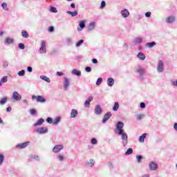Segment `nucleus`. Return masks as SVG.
<instances>
[{
    "label": "nucleus",
    "mask_w": 177,
    "mask_h": 177,
    "mask_svg": "<svg viewBox=\"0 0 177 177\" xmlns=\"http://www.w3.org/2000/svg\"><path fill=\"white\" fill-rule=\"evenodd\" d=\"M124 122H118L116 124V129L118 131V135H122V145L124 147L128 145V135L124 133Z\"/></svg>",
    "instance_id": "f257e3e1"
},
{
    "label": "nucleus",
    "mask_w": 177,
    "mask_h": 177,
    "mask_svg": "<svg viewBox=\"0 0 177 177\" xmlns=\"http://www.w3.org/2000/svg\"><path fill=\"white\" fill-rule=\"evenodd\" d=\"M41 47L39 48L40 53H46V41L41 40L40 43Z\"/></svg>",
    "instance_id": "f03ea898"
},
{
    "label": "nucleus",
    "mask_w": 177,
    "mask_h": 177,
    "mask_svg": "<svg viewBox=\"0 0 177 177\" xmlns=\"http://www.w3.org/2000/svg\"><path fill=\"white\" fill-rule=\"evenodd\" d=\"M35 132H37V133H39L40 135H44V133H47L48 128L41 127L35 130Z\"/></svg>",
    "instance_id": "7ed1b4c3"
},
{
    "label": "nucleus",
    "mask_w": 177,
    "mask_h": 177,
    "mask_svg": "<svg viewBox=\"0 0 177 177\" xmlns=\"http://www.w3.org/2000/svg\"><path fill=\"white\" fill-rule=\"evenodd\" d=\"M157 71L158 73H162V71H164V62H162V60H160L158 62Z\"/></svg>",
    "instance_id": "20e7f679"
},
{
    "label": "nucleus",
    "mask_w": 177,
    "mask_h": 177,
    "mask_svg": "<svg viewBox=\"0 0 177 177\" xmlns=\"http://www.w3.org/2000/svg\"><path fill=\"white\" fill-rule=\"evenodd\" d=\"M32 99L34 100V99L37 100V102H39L40 103H45L46 102V100L42 97V95H38L36 97L35 95L32 96Z\"/></svg>",
    "instance_id": "39448f33"
},
{
    "label": "nucleus",
    "mask_w": 177,
    "mask_h": 177,
    "mask_svg": "<svg viewBox=\"0 0 177 177\" xmlns=\"http://www.w3.org/2000/svg\"><path fill=\"white\" fill-rule=\"evenodd\" d=\"M12 99H15V100H17V102H19L21 100V95L17 93V91H14L12 93Z\"/></svg>",
    "instance_id": "423d86ee"
},
{
    "label": "nucleus",
    "mask_w": 177,
    "mask_h": 177,
    "mask_svg": "<svg viewBox=\"0 0 177 177\" xmlns=\"http://www.w3.org/2000/svg\"><path fill=\"white\" fill-rule=\"evenodd\" d=\"M63 148H64L63 145H55L53 149V153H59L60 150H63Z\"/></svg>",
    "instance_id": "0eeeda50"
},
{
    "label": "nucleus",
    "mask_w": 177,
    "mask_h": 177,
    "mask_svg": "<svg viewBox=\"0 0 177 177\" xmlns=\"http://www.w3.org/2000/svg\"><path fill=\"white\" fill-rule=\"evenodd\" d=\"M110 118H111V112H108L104 115L102 123L105 124V122H107Z\"/></svg>",
    "instance_id": "6e6552de"
},
{
    "label": "nucleus",
    "mask_w": 177,
    "mask_h": 177,
    "mask_svg": "<svg viewBox=\"0 0 177 177\" xmlns=\"http://www.w3.org/2000/svg\"><path fill=\"white\" fill-rule=\"evenodd\" d=\"M68 86H70V81L67 77H64V91H67L68 89Z\"/></svg>",
    "instance_id": "1a4fd4ad"
},
{
    "label": "nucleus",
    "mask_w": 177,
    "mask_h": 177,
    "mask_svg": "<svg viewBox=\"0 0 177 177\" xmlns=\"http://www.w3.org/2000/svg\"><path fill=\"white\" fill-rule=\"evenodd\" d=\"M94 111L97 115H100V114H102V107L100 105H96Z\"/></svg>",
    "instance_id": "9d476101"
},
{
    "label": "nucleus",
    "mask_w": 177,
    "mask_h": 177,
    "mask_svg": "<svg viewBox=\"0 0 177 177\" xmlns=\"http://www.w3.org/2000/svg\"><path fill=\"white\" fill-rule=\"evenodd\" d=\"M120 13L122 17H124V19L129 16V11L127 9L122 10Z\"/></svg>",
    "instance_id": "9b49d317"
},
{
    "label": "nucleus",
    "mask_w": 177,
    "mask_h": 177,
    "mask_svg": "<svg viewBox=\"0 0 177 177\" xmlns=\"http://www.w3.org/2000/svg\"><path fill=\"white\" fill-rule=\"evenodd\" d=\"M28 143H30L29 142H26L22 144H18L16 147L17 149H26V147H27V146H28Z\"/></svg>",
    "instance_id": "f8f14e48"
},
{
    "label": "nucleus",
    "mask_w": 177,
    "mask_h": 177,
    "mask_svg": "<svg viewBox=\"0 0 177 177\" xmlns=\"http://www.w3.org/2000/svg\"><path fill=\"white\" fill-rule=\"evenodd\" d=\"M78 115V111L77 109H72L71 113V118H75Z\"/></svg>",
    "instance_id": "ddd939ff"
},
{
    "label": "nucleus",
    "mask_w": 177,
    "mask_h": 177,
    "mask_svg": "<svg viewBox=\"0 0 177 177\" xmlns=\"http://www.w3.org/2000/svg\"><path fill=\"white\" fill-rule=\"evenodd\" d=\"M44 122H45V120H44V118H40L37 120L36 123L33 124V127H38L39 125H42Z\"/></svg>",
    "instance_id": "4468645a"
},
{
    "label": "nucleus",
    "mask_w": 177,
    "mask_h": 177,
    "mask_svg": "<svg viewBox=\"0 0 177 177\" xmlns=\"http://www.w3.org/2000/svg\"><path fill=\"white\" fill-rule=\"evenodd\" d=\"M149 169L151 170V171H156V169H157V165L156 162H151L150 164H149Z\"/></svg>",
    "instance_id": "2eb2a0df"
},
{
    "label": "nucleus",
    "mask_w": 177,
    "mask_h": 177,
    "mask_svg": "<svg viewBox=\"0 0 177 177\" xmlns=\"http://www.w3.org/2000/svg\"><path fill=\"white\" fill-rule=\"evenodd\" d=\"M79 26H80V27L77 28V30L79 31H82V29L85 28V21H80V23H79Z\"/></svg>",
    "instance_id": "dca6fc26"
},
{
    "label": "nucleus",
    "mask_w": 177,
    "mask_h": 177,
    "mask_svg": "<svg viewBox=\"0 0 177 177\" xmlns=\"http://www.w3.org/2000/svg\"><path fill=\"white\" fill-rule=\"evenodd\" d=\"M174 21H175V17L174 16H170V17H168L166 19V23L171 24V23H174Z\"/></svg>",
    "instance_id": "f3484780"
},
{
    "label": "nucleus",
    "mask_w": 177,
    "mask_h": 177,
    "mask_svg": "<svg viewBox=\"0 0 177 177\" xmlns=\"http://www.w3.org/2000/svg\"><path fill=\"white\" fill-rule=\"evenodd\" d=\"M95 27H96V24L95 22H91L89 24V25L88 26V30L92 31V30H93V28H95Z\"/></svg>",
    "instance_id": "a211bd4d"
},
{
    "label": "nucleus",
    "mask_w": 177,
    "mask_h": 177,
    "mask_svg": "<svg viewBox=\"0 0 177 177\" xmlns=\"http://www.w3.org/2000/svg\"><path fill=\"white\" fill-rule=\"evenodd\" d=\"M107 85L109 86H113L114 85V79L109 77L107 80Z\"/></svg>",
    "instance_id": "6ab92c4d"
},
{
    "label": "nucleus",
    "mask_w": 177,
    "mask_h": 177,
    "mask_svg": "<svg viewBox=\"0 0 177 177\" xmlns=\"http://www.w3.org/2000/svg\"><path fill=\"white\" fill-rule=\"evenodd\" d=\"M72 74H73V75H77V77H81V71H78L77 69H73L71 71Z\"/></svg>",
    "instance_id": "aec40b11"
},
{
    "label": "nucleus",
    "mask_w": 177,
    "mask_h": 177,
    "mask_svg": "<svg viewBox=\"0 0 177 177\" xmlns=\"http://www.w3.org/2000/svg\"><path fill=\"white\" fill-rule=\"evenodd\" d=\"M6 82H8V76H4L1 78L0 80V86H2V84H6Z\"/></svg>",
    "instance_id": "412c9836"
},
{
    "label": "nucleus",
    "mask_w": 177,
    "mask_h": 177,
    "mask_svg": "<svg viewBox=\"0 0 177 177\" xmlns=\"http://www.w3.org/2000/svg\"><path fill=\"white\" fill-rule=\"evenodd\" d=\"M86 165H88V167H93L95 165V160L93 159H91L89 162H86Z\"/></svg>",
    "instance_id": "4be33fe9"
},
{
    "label": "nucleus",
    "mask_w": 177,
    "mask_h": 177,
    "mask_svg": "<svg viewBox=\"0 0 177 177\" xmlns=\"http://www.w3.org/2000/svg\"><path fill=\"white\" fill-rule=\"evenodd\" d=\"M66 13L68 15H71V16H72V17H75V16L78 15V12L77 11H74V12L67 11Z\"/></svg>",
    "instance_id": "5701e85b"
},
{
    "label": "nucleus",
    "mask_w": 177,
    "mask_h": 177,
    "mask_svg": "<svg viewBox=\"0 0 177 177\" xmlns=\"http://www.w3.org/2000/svg\"><path fill=\"white\" fill-rule=\"evenodd\" d=\"M137 57H138V59H140V60H145V59H146V55H145V54H143L142 53H139L137 55Z\"/></svg>",
    "instance_id": "b1692460"
},
{
    "label": "nucleus",
    "mask_w": 177,
    "mask_h": 177,
    "mask_svg": "<svg viewBox=\"0 0 177 177\" xmlns=\"http://www.w3.org/2000/svg\"><path fill=\"white\" fill-rule=\"evenodd\" d=\"M41 80H43V81H46V82H50V79L45 75H41L40 76Z\"/></svg>",
    "instance_id": "393cba45"
},
{
    "label": "nucleus",
    "mask_w": 177,
    "mask_h": 177,
    "mask_svg": "<svg viewBox=\"0 0 177 177\" xmlns=\"http://www.w3.org/2000/svg\"><path fill=\"white\" fill-rule=\"evenodd\" d=\"M146 136H147L146 133H144L141 136H140L139 142H140V143H143V142H145V139H146Z\"/></svg>",
    "instance_id": "a878e982"
},
{
    "label": "nucleus",
    "mask_w": 177,
    "mask_h": 177,
    "mask_svg": "<svg viewBox=\"0 0 177 177\" xmlns=\"http://www.w3.org/2000/svg\"><path fill=\"white\" fill-rule=\"evenodd\" d=\"M118 109H120V104L116 102H115V104L113 107V111H117V110H118Z\"/></svg>",
    "instance_id": "bb28decb"
},
{
    "label": "nucleus",
    "mask_w": 177,
    "mask_h": 177,
    "mask_svg": "<svg viewBox=\"0 0 177 177\" xmlns=\"http://www.w3.org/2000/svg\"><path fill=\"white\" fill-rule=\"evenodd\" d=\"M155 45H156V42L152 41V42H150V43H147L145 44V46H147L148 48H153V46H155Z\"/></svg>",
    "instance_id": "cd10ccee"
},
{
    "label": "nucleus",
    "mask_w": 177,
    "mask_h": 177,
    "mask_svg": "<svg viewBox=\"0 0 177 177\" xmlns=\"http://www.w3.org/2000/svg\"><path fill=\"white\" fill-rule=\"evenodd\" d=\"M6 102H8V97H4L0 100V104L3 105L5 103H6Z\"/></svg>",
    "instance_id": "c85d7f7f"
},
{
    "label": "nucleus",
    "mask_w": 177,
    "mask_h": 177,
    "mask_svg": "<svg viewBox=\"0 0 177 177\" xmlns=\"http://www.w3.org/2000/svg\"><path fill=\"white\" fill-rule=\"evenodd\" d=\"M60 122V118H56L54 121L53 122V125H57Z\"/></svg>",
    "instance_id": "c756f323"
},
{
    "label": "nucleus",
    "mask_w": 177,
    "mask_h": 177,
    "mask_svg": "<svg viewBox=\"0 0 177 177\" xmlns=\"http://www.w3.org/2000/svg\"><path fill=\"white\" fill-rule=\"evenodd\" d=\"M133 153V149L132 148H129L125 153V156H129V154H132Z\"/></svg>",
    "instance_id": "7c9ffc66"
},
{
    "label": "nucleus",
    "mask_w": 177,
    "mask_h": 177,
    "mask_svg": "<svg viewBox=\"0 0 177 177\" xmlns=\"http://www.w3.org/2000/svg\"><path fill=\"white\" fill-rule=\"evenodd\" d=\"M21 35L24 38H28V33L26 30H22Z\"/></svg>",
    "instance_id": "2f4dec72"
},
{
    "label": "nucleus",
    "mask_w": 177,
    "mask_h": 177,
    "mask_svg": "<svg viewBox=\"0 0 177 177\" xmlns=\"http://www.w3.org/2000/svg\"><path fill=\"white\" fill-rule=\"evenodd\" d=\"M82 44H84V40H83V39H81V40L78 41L76 43L75 46H76L77 48H78V47H80V46H82Z\"/></svg>",
    "instance_id": "473e14b6"
},
{
    "label": "nucleus",
    "mask_w": 177,
    "mask_h": 177,
    "mask_svg": "<svg viewBox=\"0 0 177 177\" xmlns=\"http://www.w3.org/2000/svg\"><path fill=\"white\" fill-rule=\"evenodd\" d=\"M137 73H138L140 75H142V74H145V69L139 68L137 71Z\"/></svg>",
    "instance_id": "72a5a7b5"
},
{
    "label": "nucleus",
    "mask_w": 177,
    "mask_h": 177,
    "mask_svg": "<svg viewBox=\"0 0 177 177\" xmlns=\"http://www.w3.org/2000/svg\"><path fill=\"white\" fill-rule=\"evenodd\" d=\"M1 7L4 10H6V11L9 10V8H8V4H6V3H3L1 5Z\"/></svg>",
    "instance_id": "f704fd0d"
},
{
    "label": "nucleus",
    "mask_w": 177,
    "mask_h": 177,
    "mask_svg": "<svg viewBox=\"0 0 177 177\" xmlns=\"http://www.w3.org/2000/svg\"><path fill=\"white\" fill-rule=\"evenodd\" d=\"M4 160H5V156H3V154L0 153V165H2V163L3 162Z\"/></svg>",
    "instance_id": "c9c22d12"
},
{
    "label": "nucleus",
    "mask_w": 177,
    "mask_h": 177,
    "mask_svg": "<svg viewBox=\"0 0 177 177\" xmlns=\"http://www.w3.org/2000/svg\"><path fill=\"white\" fill-rule=\"evenodd\" d=\"M24 74H26V71L21 70L19 72H18V75L19 77H24Z\"/></svg>",
    "instance_id": "e433bc0d"
},
{
    "label": "nucleus",
    "mask_w": 177,
    "mask_h": 177,
    "mask_svg": "<svg viewBox=\"0 0 177 177\" xmlns=\"http://www.w3.org/2000/svg\"><path fill=\"white\" fill-rule=\"evenodd\" d=\"M102 82H103V79L102 77H100L97 79V80L96 82V85H97L99 86V85H100V84H102Z\"/></svg>",
    "instance_id": "4c0bfd02"
},
{
    "label": "nucleus",
    "mask_w": 177,
    "mask_h": 177,
    "mask_svg": "<svg viewBox=\"0 0 177 177\" xmlns=\"http://www.w3.org/2000/svg\"><path fill=\"white\" fill-rule=\"evenodd\" d=\"M138 162H142V160L143 159L142 156H136Z\"/></svg>",
    "instance_id": "58836bf2"
},
{
    "label": "nucleus",
    "mask_w": 177,
    "mask_h": 177,
    "mask_svg": "<svg viewBox=\"0 0 177 177\" xmlns=\"http://www.w3.org/2000/svg\"><path fill=\"white\" fill-rule=\"evenodd\" d=\"M13 39L7 38L6 39V44H12Z\"/></svg>",
    "instance_id": "ea45409f"
},
{
    "label": "nucleus",
    "mask_w": 177,
    "mask_h": 177,
    "mask_svg": "<svg viewBox=\"0 0 177 177\" xmlns=\"http://www.w3.org/2000/svg\"><path fill=\"white\" fill-rule=\"evenodd\" d=\"M91 143V145H97V140L96 138H92Z\"/></svg>",
    "instance_id": "a19ab883"
},
{
    "label": "nucleus",
    "mask_w": 177,
    "mask_h": 177,
    "mask_svg": "<svg viewBox=\"0 0 177 177\" xmlns=\"http://www.w3.org/2000/svg\"><path fill=\"white\" fill-rule=\"evenodd\" d=\"M50 12H52L53 13H57V9L55 7H51Z\"/></svg>",
    "instance_id": "79ce46f5"
},
{
    "label": "nucleus",
    "mask_w": 177,
    "mask_h": 177,
    "mask_svg": "<svg viewBox=\"0 0 177 177\" xmlns=\"http://www.w3.org/2000/svg\"><path fill=\"white\" fill-rule=\"evenodd\" d=\"M30 113L32 115H35V114L37 113V111L34 109H32L30 110Z\"/></svg>",
    "instance_id": "37998d69"
},
{
    "label": "nucleus",
    "mask_w": 177,
    "mask_h": 177,
    "mask_svg": "<svg viewBox=\"0 0 177 177\" xmlns=\"http://www.w3.org/2000/svg\"><path fill=\"white\" fill-rule=\"evenodd\" d=\"M46 122L48 123V124H53V120H52V118H48L46 119Z\"/></svg>",
    "instance_id": "c03bdc74"
},
{
    "label": "nucleus",
    "mask_w": 177,
    "mask_h": 177,
    "mask_svg": "<svg viewBox=\"0 0 177 177\" xmlns=\"http://www.w3.org/2000/svg\"><path fill=\"white\" fill-rule=\"evenodd\" d=\"M136 42L137 44H142V38H140V37H137V38L136 39Z\"/></svg>",
    "instance_id": "a18cd8bd"
},
{
    "label": "nucleus",
    "mask_w": 177,
    "mask_h": 177,
    "mask_svg": "<svg viewBox=\"0 0 177 177\" xmlns=\"http://www.w3.org/2000/svg\"><path fill=\"white\" fill-rule=\"evenodd\" d=\"M57 158L59 161H63V160H64V156H63L62 155H58Z\"/></svg>",
    "instance_id": "49530a36"
},
{
    "label": "nucleus",
    "mask_w": 177,
    "mask_h": 177,
    "mask_svg": "<svg viewBox=\"0 0 177 177\" xmlns=\"http://www.w3.org/2000/svg\"><path fill=\"white\" fill-rule=\"evenodd\" d=\"M105 7H106V1H102L101 2V9H104V8H105Z\"/></svg>",
    "instance_id": "de8ad7c7"
},
{
    "label": "nucleus",
    "mask_w": 177,
    "mask_h": 177,
    "mask_svg": "<svg viewBox=\"0 0 177 177\" xmlns=\"http://www.w3.org/2000/svg\"><path fill=\"white\" fill-rule=\"evenodd\" d=\"M90 104H91V102H89V101H87L86 100L84 102L85 107H89Z\"/></svg>",
    "instance_id": "09e8293b"
},
{
    "label": "nucleus",
    "mask_w": 177,
    "mask_h": 177,
    "mask_svg": "<svg viewBox=\"0 0 177 177\" xmlns=\"http://www.w3.org/2000/svg\"><path fill=\"white\" fill-rule=\"evenodd\" d=\"M85 70L87 73H91V71H92V68L89 66L86 67Z\"/></svg>",
    "instance_id": "8fccbe9b"
},
{
    "label": "nucleus",
    "mask_w": 177,
    "mask_h": 177,
    "mask_svg": "<svg viewBox=\"0 0 177 177\" xmlns=\"http://www.w3.org/2000/svg\"><path fill=\"white\" fill-rule=\"evenodd\" d=\"M144 116V115H137V120H142Z\"/></svg>",
    "instance_id": "3c124183"
},
{
    "label": "nucleus",
    "mask_w": 177,
    "mask_h": 177,
    "mask_svg": "<svg viewBox=\"0 0 177 177\" xmlns=\"http://www.w3.org/2000/svg\"><path fill=\"white\" fill-rule=\"evenodd\" d=\"M54 30H55V28H54L53 26H50V27L48 28V31H49L50 32H53Z\"/></svg>",
    "instance_id": "603ef678"
},
{
    "label": "nucleus",
    "mask_w": 177,
    "mask_h": 177,
    "mask_svg": "<svg viewBox=\"0 0 177 177\" xmlns=\"http://www.w3.org/2000/svg\"><path fill=\"white\" fill-rule=\"evenodd\" d=\"M19 49H24V44H19Z\"/></svg>",
    "instance_id": "864d4df0"
},
{
    "label": "nucleus",
    "mask_w": 177,
    "mask_h": 177,
    "mask_svg": "<svg viewBox=\"0 0 177 177\" xmlns=\"http://www.w3.org/2000/svg\"><path fill=\"white\" fill-rule=\"evenodd\" d=\"M146 17H150L151 16V12H147L145 13Z\"/></svg>",
    "instance_id": "5fc2aeb1"
},
{
    "label": "nucleus",
    "mask_w": 177,
    "mask_h": 177,
    "mask_svg": "<svg viewBox=\"0 0 177 177\" xmlns=\"http://www.w3.org/2000/svg\"><path fill=\"white\" fill-rule=\"evenodd\" d=\"M57 75H58L59 77H62V76L64 75V73L58 71V72H57Z\"/></svg>",
    "instance_id": "6e6d98bb"
},
{
    "label": "nucleus",
    "mask_w": 177,
    "mask_h": 177,
    "mask_svg": "<svg viewBox=\"0 0 177 177\" xmlns=\"http://www.w3.org/2000/svg\"><path fill=\"white\" fill-rule=\"evenodd\" d=\"M140 107L141 109H145V107H146V104H145V102H141Z\"/></svg>",
    "instance_id": "4d7b16f0"
},
{
    "label": "nucleus",
    "mask_w": 177,
    "mask_h": 177,
    "mask_svg": "<svg viewBox=\"0 0 177 177\" xmlns=\"http://www.w3.org/2000/svg\"><path fill=\"white\" fill-rule=\"evenodd\" d=\"M66 42H67L68 44H71V43L73 42V39H71V38H67V39H66Z\"/></svg>",
    "instance_id": "13d9d810"
},
{
    "label": "nucleus",
    "mask_w": 177,
    "mask_h": 177,
    "mask_svg": "<svg viewBox=\"0 0 177 177\" xmlns=\"http://www.w3.org/2000/svg\"><path fill=\"white\" fill-rule=\"evenodd\" d=\"M27 70H28V73H32V68L31 66H28L27 68Z\"/></svg>",
    "instance_id": "bf43d9fd"
},
{
    "label": "nucleus",
    "mask_w": 177,
    "mask_h": 177,
    "mask_svg": "<svg viewBox=\"0 0 177 177\" xmlns=\"http://www.w3.org/2000/svg\"><path fill=\"white\" fill-rule=\"evenodd\" d=\"M92 100H93V97H89L88 99L87 100V102H89L91 103V102H92Z\"/></svg>",
    "instance_id": "052dcab7"
},
{
    "label": "nucleus",
    "mask_w": 177,
    "mask_h": 177,
    "mask_svg": "<svg viewBox=\"0 0 177 177\" xmlns=\"http://www.w3.org/2000/svg\"><path fill=\"white\" fill-rule=\"evenodd\" d=\"M71 8H72V9H75V4L74 3H72L71 4Z\"/></svg>",
    "instance_id": "680f3d73"
},
{
    "label": "nucleus",
    "mask_w": 177,
    "mask_h": 177,
    "mask_svg": "<svg viewBox=\"0 0 177 177\" xmlns=\"http://www.w3.org/2000/svg\"><path fill=\"white\" fill-rule=\"evenodd\" d=\"M92 62H93V63L94 64H97V59H92Z\"/></svg>",
    "instance_id": "e2e57ef3"
},
{
    "label": "nucleus",
    "mask_w": 177,
    "mask_h": 177,
    "mask_svg": "<svg viewBox=\"0 0 177 177\" xmlns=\"http://www.w3.org/2000/svg\"><path fill=\"white\" fill-rule=\"evenodd\" d=\"M7 111L9 113V111H12V107L9 106L7 108Z\"/></svg>",
    "instance_id": "0e129e2a"
},
{
    "label": "nucleus",
    "mask_w": 177,
    "mask_h": 177,
    "mask_svg": "<svg viewBox=\"0 0 177 177\" xmlns=\"http://www.w3.org/2000/svg\"><path fill=\"white\" fill-rule=\"evenodd\" d=\"M174 129L175 131H177V123L174 124Z\"/></svg>",
    "instance_id": "69168bd1"
},
{
    "label": "nucleus",
    "mask_w": 177,
    "mask_h": 177,
    "mask_svg": "<svg viewBox=\"0 0 177 177\" xmlns=\"http://www.w3.org/2000/svg\"><path fill=\"white\" fill-rule=\"evenodd\" d=\"M109 167H110L111 168L113 167V163L109 162Z\"/></svg>",
    "instance_id": "338daca9"
},
{
    "label": "nucleus",
    "mask_w": 177,
    "mask_h": 177,
    "mask_svg": "<svg viewBox=\"0 0 177 177\" xmlns=\"http://www.w3.org/2000/svg\"><path fill=\"white\" fill-rule=\"evenodd\" d=\"M142 177H149L148 174L144 175Z\"/></svg>",
    "instance_id": "774afa93"
}]
</instances>
